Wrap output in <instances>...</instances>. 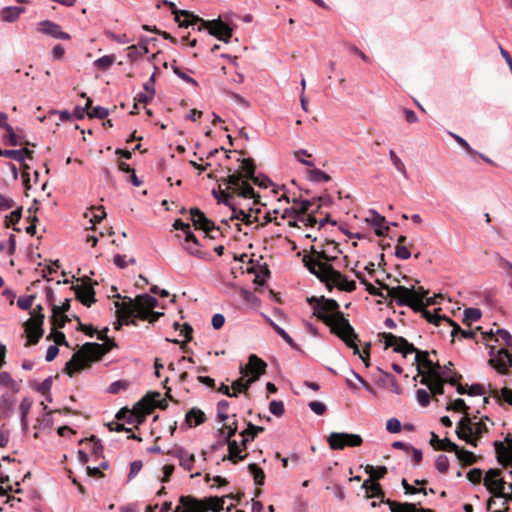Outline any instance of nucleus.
I'll use <instances>...</instances> for the list:
<instances>
[{
	"instance_id": "obj_62",
	"label": "nucleus",
	"mask_w": 512,
	"mask_h": 512,
	"mask_svg": "<svg viewBox=\"0 0 512 512\" xmlns=\"http://www.w3.org/2000/svg\"><path fill=\"white\" fill-rule=\"evenodd\" d=\"M395 256L402 260H407L411 257V252L404 245H397L395 249Z\"/></svg>"
},
{
	"instance_id": "obj_18",
	"label": "nucleus",
	"mask_w": 512,
	"mask_h": 512,
	"mask_svg": "<svg viewBox=\"0 0 512 512\" xmlns=\"http://www.w3.org/2000/svg\"><path fill=\"white\" fill-rule=\"evenodd\" d=\"M168 454L178 459L179 465L185 471H192L195 467L196 460L194 454L188 452L183 447L175 446L170 451H168Z\"/></svg>"
},
{
	"instance_id": "obj_46",
	"label": "nucleus",
	"mask_w": 512,
	"mask_h": 512,
	"mask_svg": "<svg viewBox=\"0 0 512 512\" xmlns=\"http://www.w3.org/2000/svg\"><path fill=\"white\" fill-rule=\"evenodd\" d=\"M447 410L462 411L464 414L468 413L469 407L466 405L463 399L458 398L451 402L447 407Z\"/></svg>"
},
{
	"instance_id": "obj_37",
	"label": "nucleus",
	"mask_w": 512,
	"mask_h": 512,
	"mask_svg": "<svg viewBox=\"0 0 512 512\" xmlns=\"http://www.w3.org/2000/svg\"><path fill=\"white\" fill-rule=\"evenodd\" d=\"M463 322L470 325L472 322H476L481 318V310L479 308H466L464 310Z\"/></svg>"
},
{
	"instance_id": "obj_59",
	"label": "nucleus",
	"mask_w": 512,
	"mask_h": 512,
	"mask_svg": "<svg viewBox=\"0 0 512 512\" xmlns=\"http://www.w3.org/2000/svg\"><path fill=\"white\" fill-rule=\"evenodd\" d=\"M308 407L316 414L323 415L326 412V405L320 401H311L308 403Z\"/></svg>"
},
{
	"instance_id": "obj_57",
	"label": "nucleus",
	"mask_w": 512,
	"mask_h": 512,
	"mask_svg": "<svg viewBox=\"0 0 512 512\" xmlns=\"http://www.w3.org/2000/svg\"><path fill=\"white\" fill-rule=\"evenodd\" d=\"M369 491H371V493H372L369 497L380 498L381 499L380 500L381 503L382 502L386 503V500L383 499L384 498V492H383V490H382V488H381L379 483H375V482L371 483Z\"/></svg>"
},
{
	"instance_id": "obj_22",
	"label": "nucleus",
	"mask_w": 512,
	"mask_h": 512,
	"mask_svg": "<svg viewBox=\"0 0 512 512\" xmlns=\"http://www.w3.org/2000/svg\"><path fill=\"white\" fill-rule=\"evenodd\" d=\"M498 461L506 467L512 460V437H506L504 443H495Z\"/></svg>"
},
{
	"instance_id": "obj_27",
	"label": "nucleus",
	"mask_w": 512,
	"mask_h": 512,
	"mask_svg": "<svg viewBox=\"0 0 512 512\" xmlns=\"http://www.w3.org/2000/svg\"><path fill=\"white\" fill-rule=\"evenodd\" d=\"M24 11L25 8L20 6L4 7L1 10V18L5 22L12 23L16 21Z\"/></svg>"
},
{
	"instance_id": "obj_31",
	"label": "nucleus",
	"mask_w": 512,
	"mask_h": 512,
	"mask_svg": "<svg viewBox=\"0 0 512 512\" xmlns=\"http://www.w3.org/2000/svg\"><path fill=\"white\" fill-rule=\"evenodd\" d=\"M356 277L360 279L363 283L366 285V290L369 292V294L378 296L384 299L391 298L390 295H388V290L383 288L384 284H381V288H376L371 283H366L365 280L362 278L361 273H356Z\"/></svg>"
},
{
	"instance_id": "obj_47",
	"label": "nucleus",
	"mask_w": 512,
	"mask_h": 512,
	"mask_svg": "<svg viewBox=\"0 0 512 512\" xmlns=\"http://www.w3.org/2000/svg\"><path fill=\"white\" fill-rule=\"evenodd\" d=\"M273 329L275 332L292 348H296V344L293 339L289 336V334L281 328L279 325L272 322Z\"/></svg>"
},
{
	"instance_id": "obj_58",
	"label": "nucleus",
	"mask_w": 512,
	"mask_h": 512,
	"mask_svg": "<svg viewBox=\"0 0 512 512\" xmlns=\"http://www.w3.org/2000/svg\"><path fill=\"white\" fill-rule=\"evenodd\" d=\"M449 135L468 153H474L475 151L471 148L469 143L460 135L453 132H449Z\"/></svg>"
},
{
	"instance_id": "obj_24",
	"label": "nucleus",
	"mask_w": 512,
	"mask_h": 512,
	"mask_svg": "<svg viewBox=\"0 0 512 512\" xmlns=\"http://www.w3.org/2000/svg\"><path fill=\"white\" fill-rule=\"evenodd\" d=\"M391 512H432L430 509H418L416 504L412 503H396L390 499L386 500Z\"/></svg>"
},
{
	"instance_id": "obj_44",
	"label": "nucleus",
	"mask_w": 512,
	"mask_h": 512,
	"mask_svg": "<svg viewBox=\"0 0 512 512\" xmlns=\"http://www.w3.org/2000/svg\"><path fill=\"white\" fill-rule=\"evenodd\" d=\"M3 129L7 132L6 143H8L11 146H17V145L21 144L20 141L18 140L17 135L14 132L13 127L9 123H4Z\"/></svg>"
},
{
	"instance_id": "obj_9",
	"label": "nucleus",
	"mask_w": 512,
	"mask_h": 512,
	"mask_svg": "<svg viewBox=\"0 0 512 512\" xmlns=\"http://www.w3.org/2000/svg\"><path fill=\"white\" fill-rule=\"evenodd\" d=\"M266 368V363L252 354L249 356L248 363L240 366L241 378L232 382L231 388L233 392H246L250 385L254 383Z\"/></svg>"
},
{
	"instance_id": "obj_29",
	"label": "nucleus",
	"mask_w": 512,
	"mask_h": 512,
	"mask_svg": "<svg viewBox=\"0 0 512 512\" xmlns=\"http://www.w3.org/2000/svg\"><path fill=\"white\" fill-rule=\"evenodd\" d=\"M31 153L32 152L29 149H27V148L17 149V150H14V149L2 150L0 148V156L6 157V158H10V159H13V160L18 161V162H23L25 160L26 156L31 154Z\"/></svg>"
},
{
	"instance_id": "obj_61",
	"label": "nucleus",
	"mask_w": 512,
	"mask_h": 512,
	"mask_svg": "<svg viewBox=\"0 0 512 512\" xmlns=\"http://www.w3.org/2000/svg\"><path fill=\"white\" fill-rule=\"evenodd\" d=\"M386 429L390 433H398L401 430V422L397 418H390L386 423Z\"/></svg>"
},
{
	"instance_id": "obj_23",
	"label": "nucleus",
	"mask_w": 512,
	"mask_h": 512,
	"mask_svg": "<svg viewBox=\"0 0 512 512\" xmlns=\"http://www.w3.org/2000/svg\"><path fill=\"white\" fill-rule=\"evenodd\" d=\"M370 217H368L366 220L369 222V224L374 227L375 233L379 236L384 235L388 231V227L385 226V217L380 215L375 210H370Z\"/></svg>"
},
{
	"instance_id": "obj_49",
	"label": "nucleus",
	"mask_w": 512,
	"mask_h": 512,
	"mask_svg": "<svg viewBox=\"0 0 512 512\" xmlns=\"http://www.w3.org/2000/svg\"><path fill=\"white\" fill-rule=\"evenodd\" d=\"M144 55H146V54L143 53V51L139 48L138 44L137 45H130L127 48V58L130 61H135V60L139 59L140 57H142Z\"/></svg>"
},
{
	"instance_id": "obj_5",
	"label": "nucleus",
	"mask_w": 512,
	"mask_h": 512,
	"mask_svg": "<svg viewBox=\"0 0 512 512\" xmlns=\"http://www.w3.org/2000/svg\"><path fill=\"white\" fill-rule=\"evenodd\" d=\"M158 305V300L149 295H138L135 299L125 298L121 303L115 302L118 319L121 324L136 325L134 318L146 319L149 317V311Z\"/></svg>"
},
{
	"instance_id": "obj_25",
	"label": "nucleus",
	"mask_w": 512,
	"mask_h": 512,
	"mask_svg": "<svg viewBox=\"0 0 512 512\" xmlns=\"http://www.w3.org/2000/svg\"><path fill=\"white\" fill-rule=\"evenodd\" d=\"M200 246V242L193 233H189L188 236L185 237L183 247L190 255L203 258L204 253L199 250Z\"/></svg>"
},
{
	"instance_id": "obj_2",
	"label": "nucleus",
	"mask_w": 512,
	"mask_h": 512,
	"mask_svg": "<svg viewBox=\"0 0 512 512\" xmlns=\"http://www.w3.org/2000/svg\"><path fill=\"white\" fill-rule=\"evenodd\" d=\"M107 332L108 328L106 327L98 333V339L104 341V343L87 342L73 354L65 366V371L69 376H73L75 373L89 367L92 362L100 360L116 346L115 342L107 337Z\"/></svg>"
},
{
	"instance_id": "obj_39",
	"label": "nucleus",
	"mask_w": 512,
	"mask_h": 512,
	"mask_svg": "<svg viewBox=\"0 0 512 512\" xmlns=\"http://www.w3.org/2000/svg\"><path fill=\"white\" fill-rule=\"evenodd\" d=\"M248 470L253 475L255 484L262 486L265 480L264 471L254 463L248 465Z\"/></svg>"
},
{
	"instance_id": "obj_60",
	"label": "nucleus",
	"mask_w": 512,
	"mask_h": 512,
	"mask_svg": "<svg viewBox=\"0 0 512 512\" xmlns=\"http://www.w3.org/2000/svg\"><path fill=\"white\" fill-rule=\"evenodd\" d=\"M35 299V296L34 295H29V296H25V297H20L18 300H17V305L23 309V310H28L31 308L32 304H33V301Z\"/></svg>"
},
{
	"instance_id": "obj_35",
	"label": "nucleus",
	"mask_w": 512,
	"mask_h": 512,
	"mask_svg": "<svg viewBox=\"0 0 512 512\" xmlns=\"http://www.w3.org/2000/svg\"><path fill=\"white\" fill-rule=\"evenodd\" d=\"M307 178H308V180H310L312 182H317V183L329 182L331 180V177L328 174H326L324 171H322L318 168L309 170L307 172Z\"/></svg>"
},
{
	"instance_id": "obj_28",
	"label": "nucleus",
	"mask_w": 512,
	"mask_h": 512,
	"mask_svg": "<svg viewBox=\"0 0 512 512\" xmlns=\"http://www.w3.org/2000/svg\"><path fill=\"white\" fill-rule=\"evenodd\" d=\"M486 432H487V426L484 423V421L482 419H480L479 421H476V416L472 417V423L470 425V430H469V437H471L472 439H475V441L477 442V439L482 437V435Z\"/></svg>"
},
{
	"instance_id": "obj_32",
	"label": "nucleus",
	"mask_w": 512,
	"mask_h": 512,
	"mask_svg": "<svg viewBox=\"0 0 512 512\" xmlns=\"http://www.w3.org/2000/svg\"><path fill=\"white\" fill-rule=\"evenodd\" d=\"M447 324L452 327L451 337L455 338L458 334L461 335L462 338L472 339L475 336V332L472 330H463L457 323H455L451 319H447Z\"/></svg>"
},
{
	"instance_id": "obj_38",
	"label": "nucleus",
	"mask_w": 512,
	"mask_h": 512,
	"mask_svg": "<svg viewBox=\"0 0 512 512\" xmlns=\"http://www.w3.org/2000/svg\"><path fill=\"white\" fill-rule=\"evenodd\" d=\"M230 208L232 209V218L252 223V208H250L248 212L243 209L236 208L235 204H233Z\"/></svg>"
},
{
	"instance_id": "obj_16",
	"label": "nucleus",
	"mask_w": 512,
	"mask_h": 512,
	"mask_svg": "<svg viewBox=\"0 0 512 512\" xmlns=\"http://www.w3.org/2000/svg\"><path fill=\"white\" fill-rule=\"evenodd\" d=\"M75 291L76 298L85 306L90 307L95 301V290L89 278L82 285L71 287Z\"/></svg>"
},
{
	"instance_id": "obj_21",
	"label": "nucleus",
	"mask_w": 512,
	"mask_h": 512,
	"mask_svg": "<svg viewBox=\"0 0 512 512\" xmlns=\"http://www.w3.org/2000/svg\"><path fill=\"white\" fill-rule=\"evenodd\" d=\"M472 423V417L469 416L468 413L464 414L461 420L457 423V427L455 433L457 437L461 440H464L466 443L477 447V443L475 439L469 437L470 425Z\"/></svg>"
},
{
	"instance_id": "obj_10",
	"label": "nucleus",
	"mask_w": 512,
	"mask_h": 512,
	"mask_svg": "<svg viewBox=\"0 0 512 512\" xmlns=\"http://www.w3.org/2000/svg\"><path fill=\"white\" fill-rule=\"evenodd\" d=\"M159 392H150L140 399L134 409L128 410L125 420L128 424L142 423L146 415L150 414L153 408L161 407Z\"/></svg>"
},
{
	"instance_id": "obj_51",
	"label": "nucleus",
	"mask_w": 512,
	"mask_h": 512,
	"mask_svg": "<svg viewBox=\"0 0 512 512\" xmlns=\"http://www.w3.org/2000/svg\"><path fill=\"white\" fill-rule=\"evenodd\" d=\"M423 315L424 317L426 318V320L429 322V323H433L435 325H440L441 322H446L447 323V319H449L448 317L446 316H441V315H438V314H433L429 311H423Z\"/></svg>"
},
{
	"instance_id": "obj_33",
	"label": "nucleus",
	"mask_w": 512,
	"mask_h": 512,
	"mask_svg": "<svg viewBox=\"0 0 512 512\" xmlns=\"http://www.w3.org/2000/svg\"><path fill=\"white\" fill-rule=\"evenodd\" d=\"M32 402L28 398H24L19 406L20 411V421L21 426L23 430L28 429V422H27V416L29 414V411L31 409Z\"/></svg>"
},
{
	"instance_id": "obj_45",
	"label": "nucleus",
	"mask_w": 512,
	"mask_h": 512,
	"mask_svg": "<svg viewBox=\"0 0 512 512\" xmlns=\"http://www.w3.org/2000/svg\"><path fill=\"white\" fill-rule=\"evenodd\" d=\"M109 114L108 109L102 107V106H95L93 107L89 112H87V115L90 118H97V119H105Z\"/></svg>"
},
{
	"instance_id": "obj_40",
	"label": "nucleus",
	"mask_w": 512,
	"mask_h": 512,
	"mask_svg": "<svg viewBox=\"0 0 512 512\" xmlns=\"http://www.w3.org/2000/svg\"><path fill=\"white\" fill-rule=\"evenodd\" d=\"M389 158L393 164V166L396 168L398 172H400L405 179L408 178V173L405 167V164L403 161L396 155V153L393 150H390L389 152Z\"/></svg>"
},
{
	"instance_id": "obj_36",
	"label": "nucleus",
	"mask_w": 512,
	"mask_h": 512,
	"mask_svg": "<svg viewBox=\"0 0 512 512\" xmlns=\"http://www.w3.org/2000/svg\"><path fill=\"white\" fill-rule=\"evenodd\" d=\"M455 454H456L458 460L464 465H470L476 461V456L474 455V453L467 451L465 449H462L459 446H458V450L455 451Z\"/></svg>"
},
{
	"instance_id": "obj_4",
	"label": "nucleus",
	"mask_w": 512,
	"mask_h": 512,
	"mask_svg": "<svg viewBox=\"0 0 512 512\" xmlns=\"http://www.w3.org/2000/svg\"><path fill=\"white\" fill-rule=\"evenodd\" d=\"M164 3L168 5L172 13L174 14V20L179 24L180 27H189L197 22L201 23L198 30L201 31L203 28L207 29L209 34L216 37L217 39L229 43L233 28H231L226 22H223L220 18L212 21H204L199 16L186 10H178L175 4L171 1L164 0Z\"/></svg>"
},
{
	"instance_id": "obj_6",
	"label": "nucleus",
	"mask_w": 512,
	"mask_h": 512,
	"mask_svg": "<svg viewBox=\"0 0 512 512\" xmlns=\"http://www.w3.org/2000/svg\"><path fill=\"white\" fill-rule=\"evenodd\" d=\"M328 245L332 247L333 253H328V251L324 249L318 250L315 247H312L311 254L304 255L302 259L304 266L319 280L323 277H327V273L333 269L331 262L336 260L341 254V250L335 242H328Z\"/></svg>"
},
{
	"instance_id": "obj_64",
	"label": "nucleus",
	"mask_w": 512,
	"mask_h": 512,
	"mask_svg": "<svg viewBox=\"0 0 512 512\" xmlns=\"http://www.w3.org/2000/svg\"><path fill=\"white\" fill-rule=\"evenodd\" d=\"M499 267L503 271H505L506 276H508L512 279V263L510 261H508L507 259H504V258H500Z\"/></svg>"
},
{
	"instance_id": "obj_54",
	"label": "nucleus",
	"mask_w": 512,
	"mask_h": 512,
	"mask_svg": "<svg viewBox=\"0 0 512 512\" xmlns=\"http://www.w3.org/2000/svg\"><path fill=\"white\" fill-rule=\"evenodd\" d=\"M494 396L498 399H503L506 403L512 406V389L504 387L501 389L500 393L498 391L493 392Z\"/></svg>"
},
{
	"instance_id": "obj_17",
	"label": "nucleus",
	"mask_w": 512,
	"mask_h": 512,
	"mask_svg": "<svg viewBox=\"0 0 512 512\" xmlns=\"http://www.w3.org/2000/svg\"><path fill=\"white\" fill-rule=\"evenodd\" d=\"M44 315L39 314L33 316L31 320L26 323V333L29 344H36L43 335Z\"/></svg>"
},
{
	"instance_id": "obj_3",
	"label": "nucleus",
	"mask_w": 512,
	"mask_h": 512,
	"mask_svg": "<svg viewBox=\"0 0 512 512\" xmlns=\"http://www.w3.org/2000/svg\"><path fill=\"white\" fill-rule=\"evenodd\" d=\"M241 164L237 171L232 172L229 169L227 177L224 179V183L228 185V188L236 193L238 196L246 199H254L255 191L253 187L247 182L252 180L254 184L261 187H267L269 179L263 177L261 180L255 176L256 166L252 159H242Z\"/></svg>"
},
{
	"instance_id": "obj_1",
	"label": "nucleus",
	"mask_w": 512,
	"mask_h": 512,
	"mask_svg": "<svg viewBox=\"0 0 512 512\" xmlns=\"http://www.w3.org/2000/svg\"><path fill=\"white\" fill-rule=\"evenodd\" d=\"M307 300L312 307L313 315L329 326L330 331L343 340L349 348L353 349V353L362 359L366 367H369V356L360 352L356 344L358 336L348 319L345 318L342 312L338 311L339 304L337 301L327 299L324 296L320 298L311 297Z\"/></svg>"
},
{
	"instance_id": "obj_7",
	"label": "nucleus",
	"mask_w": 512,
	"mask_h": 512,
	"mask_svg": "<svg viewBox=\"0 0 512 512\" xmlns=\"http://www.w3.org/2000/svg\"><path fill=\"white\" fill-rule=\"evenodd\" d=\"M383 288L388 290V295L391 296V299H393L397 305L410 306L415 311L422 310L423 299H426L429 305L436 303L434 299L427 298L428 292L423 287L415 289L414 286L408 288L405 286L390 287L383 285Z\"/></svg>"
},
{
	"instance_id": "obj_53",
	"label": "nucleus",
	"mask_w": 512,
	"mask_h": 512,
	"mask_svg": "<svg viewBox=\"0 0 512 512\" xmlns=\"http://www.w3.org/2000/svg\"><path fill=\"white\" fill-rule=\"evenodd\" d=\"M269 410L273 415L280 417L285 412L284 404L282 401L273 400L270 402Z\"/></svg>"
},
{
	"instance_id": "obj_15",
	"label": "nucleus",
	"mask_w": 512,
	"mask_h": 512,
	"mask_svg": "<svg viewBox=\"0 0 512 512\" xmlns=\"http://www.w3.org/2000/svg\"><path fill=\"white\" fill-rule=\"evenodd\" d=\"M489 364L500 374H507L508 368L512 365V356L504 348H501L494 353V349L491 348Z\"/></svg>"
},
{
	"instance_id": "obj_41",
	"label": "nucleus",
	"mask_w": 512,
	"mask_h": 512,
	"mask_svg": "<svg viewBox=\"0 0 512 512\" xmlns=\"http://www.w3.org/2000/svg\"><path fill=\"white\" fill-rule=\"evenodd\" d=\"M213 196L217 199L219 203H223L228 207H232L233 203V197L231 194L226 192L225 190H213L212 191Z\"/></svg>"
},
{
	"instance_id": "obj_8",
	"label": "nucleus",
	"mask_w": 512,
	"mask_h": 512,
	"mask_svg": "<svg viewBox=\"0 0 512 512\" xmlns=\"http://www.w3.org/2000/svg\"><path fill=\"white\" fill-rule=\"evenodd\" d=\"M381 341H384V348L388 349L393 347L394 352L400 353L403 357L408 354L415 352V363L418 375L423 374L420 362L428 358L429 353L427 351L418 350L412 343L408 342L404 337L396 336L392 333L383 332L380 333Z\"/></svg>"
},
{
	"instance_id": "obj_19",
	"label": "nucleus",
	"mask_w": 512,
	"mask_h": 512,
	"mask_svg": "<svg viewBox=\"0 0 512 512\" xmlns=\"http://www.w3.org/2000/svg\"><path fill=\"white\" fill-rule=\"evenodd\" d=\"M38 30L46 35L55 39L69 40L71 37L68 33L62 31L61 26L50 20H43L39 22Z\"/></svg>"
},
{
	"instance_id": "obj_13",
	"label": "nucleus",
	"mask_w": 512,
	"mask_h": 512,
	"mask_svg": "<svg viewBox=\"0 0 512 512\" xmlns=\"http://www.w3.org/2000/svg\"><path fill=\"white\" fill-rule=\"evenodd\" d=\"M500 470L489 469L484 476V485L495 497L504 496L506 482L500 477Z\"/></svg>"
},
{
	"instance_id": "obj_30",
	"label": "nucleus",
	"mask_w": 512,
	"mask_h": 512,
	"mask_svg": "<svg viewBox=\"0 0 512 512\" xmlns=\"http://www.w3.org/2000/svg\"><path fill=\"white\" fill-rule=\"evenodd\" d=\"M205 421V414L199 409H191L186 414V422L190 427L200 425Z\"/></svg>"
},
{
	"instance_id": "obj_50",
	"label": "nucleus",
	"mask_w": 512,
	"mask_h": 512,
	"mask_svg": "<svg viewBox=\"0 0 512 512\" xmlns=\"http://www.w3.org/2000/svg\"><path fill=\"white\" fill-rule=\"evenodd\" d=\"M171 67H172L174 74L177 75L180 79H182L186 83H189L193 86L198 85L197 81L194 78L190 77L188 74L183 72L178 66L172 65Z\"/></svg>"
},
{
	"instance_id": "obj_42",
	"label": "nucleus",
	"mask_w": 512,
	"mask_h": 512,
	"mask_svg": "<svg viewBox=\"0 0 512 512\" xmlns=\"http://www.w3.org/2000/svg\"><path fill=\"white\" fill-rule=\"evenodd\" d=\"M115 61L114 55H104L94 61V65L101 69V70H107L109 69Z\"/></svg>"
},
{
	"instance_id": "obj_63",
	"label": "nucleus",
	"mask_w": 512,
	"mask_h": 512,
	"mask_svg": "<svg viewBox=\"0 0 512 512\" xmlns=\"http://www.w3.org/2000/svg\"><path fill=\"white\" fill-rule=\"evenodd\" d=\"M496 334L508 347H512V335L507 330L497 329Z\"/></svg>"
},
{
	"instance_id": "obj_34",
	"label": "nucleus",
	"mask_w": 512,
	"mask_h": 512,
	"mask_svg": "<svg viewBox=\"0 0 512 512\" xmlns=\"http://www.w3.org/2000/svg\"><path fill=\"white\" fill-rule=\"evenodd\" d=\"M420 364L421 368L424 367L428 371L427 375L423 372L422 377H433V372L436 375L445 372L438 363H433L429 358L424 359Z\"/></svg>"
},
{
	"instance_id": "obj_11",
	"label": "nucleus",
	"mask_w": 512,
	"mask_h": 512,
	"mask_svg": "<svg viewBox=\"0 0 512 512\" xmlns=\"http://www.w3.org/2000/svg\"><path fill=\"white\" fill-rule=\"evenodd\" d=\"M327 441L333 450H342L345 447H358L363 442L360 435L345 432H332L328 436Z\"/></svg>"
},
{
	"instance_id": "obj_43",
	"label": "nucleus",
	"mask_w": 512,
	"mask_h": 512,
	"mask_svg": "<svg viewBox=\"0 0 512 512\" xmlns=\"http://www.w3.org/2000/svg\"><path fill=\"white\" fill-rule=\"evenodd\" d=\"M365 472L370 475V477L374 479H381L383 478L387 473V468L385 466H379L375 468L372 465H367L365 467Z\"/></svg>"
},
{
	"instance_id": "obj_14",
	"label": "nucleus",
	"mask_w": 512,
	"mask_h": 512,
	"mask_svg": "<svg viewBox=\"0 0 512 512\" xmlns=\"http://www.w3.org/2000/svg\"><path fill=\"white\" fill-rule=\"evenodd\" d=\"M420 382L428 386L433 395H442L444 393V382L456 385V380L452 376L447 375L446 371L437 375L433 372V377H422Z\"/></svg>"
},
{
	"instance_id": "obj_26",
	"label": "nucleus",
	"mask_w": 512,
	"mask_h": 512,
	"mask_svg": "<svg viewBox=\"0 0 512 512\" xmlns=\"http://www.w3.org/2000/svg\"><path fill=\"white\" fill-rule=\"evenodd\" d=\"M228 444V456H225L223 460H230L233 463H236L238 460H243L246 455H241V451L243 448H245L246 444L243 445L242 442L239 444L237 441H227Z\"/></svg>"
},
{
	"instance_id": "obj_55",
	"label": "nucleus",
	"mask_w": 512,
	"mask_h": 512,
	"mask_svg": "<svg viewBox=\"0 0 512 512\" xmlns=\"http://www.w3.org/2000/svg\"><path fill=\"white\" fill-rule=\"evenodd\" d=\"M416 399L422 407H426L430 403V395L425 389H418L416 391Z\"/></svg>"
},
{
	"instance_id": "obj_56",
	"label": "nucleus",
	"mask_w": 512,
	"mask_h": 512,
	"mask_svg": "<svg viewBox=\"0 0 512 512\" xmlns=\"http://www.w3.org/2000/svg\"><path fill=\"white\" fill-rule=\"evenodd\" d=\"M437 449L455 452L458 450V445L450 441L448 438H444L440 440L439 444L437 445Z\"/></svg>"
},
{
	"instance_id": "obj_48",
	"label": "nucleus",
	"mask_w": 512,
	"mask_h": 512,
	"mask_svg": "<svg viewBox=\"0 0 512 512\" xmlns=\"http://www.w3.org/2000/svg\"><path fill=\"white\" fill-rule=\"evenodd\" d=\"M435 468L440 472L444 473L449 468V459L446 455L440 454L435 461Z\"/></svg>"
},
{
	"instance_id": "obj_12",
	"label": "nucleus",
	"mask_w": 512,
	"mask_h": 512,
	"mask_svg": "<svg viewBox=\"0 0 512 512\" xmlns=\"http://www.w3.org/2000/svg\"><path fill=\"white\" fill-rule=\"evenodd\" d=\"M320 281L324 283L329 290H331L333 286L347 292H352L356 289V283L354 281H349L346 276L334 268L327 273L326 278L323 277Z\"/></svg>"
},
{
	"instance_id": "obj_52",
	"label": "nucleus",
	"mask_w": 512,
	"mask_h": 512,
	"mask_svg": "<svg viewBox=\"0 0 512 512\" xmlns=\"http://www.w3.org/2000/svg\"><path fill=\"white\" fill-rule=\"evenodd\" d=\"M129 387V382L126 380H117L110 384L108 392L116 394L121 390H126Z\"/></svg>"
},
{
	"instance_id": "obj_20",
	"label": "nucleus",
	"mask_w": 512,
	"mask_h": 512,
	"mask_svg": "<svg viewBox=\"0 0 512 512\" xmlns=\"http://www.w3.org/2000/svg\"><path fill=\"white\" fill-rule=\"evenodd\" d=\"M190 213L196 229L203 230L207 235L215 230L214 223L209 220L200 209L191 208Z\"/></svg>"
}]
</instances>
